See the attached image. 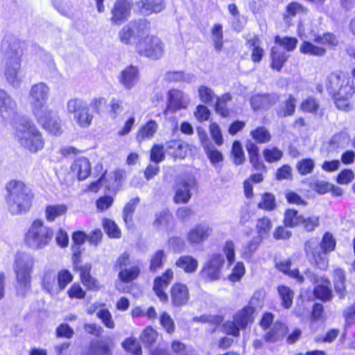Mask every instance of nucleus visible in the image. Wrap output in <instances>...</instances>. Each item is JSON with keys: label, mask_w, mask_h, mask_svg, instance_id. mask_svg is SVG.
<instances>
[{"label": "nucleus", "mask_w": 355, "mask_h": 355, "mask_svg": "<svg viewBox=\"0 0 355 355\" xmlns=\"http://www.w3.org/2000/svg\"><path fill=\"white\" fill-rule=\"evenodd\" d=\"M150 24L146 19L134 20L124 26L119 31V36L122 43L129 44L135 43L149 33Z\"/></svg>", "instance_id": "nucleus-13"}, {"label": "nucleus", "mask_w": 355, "mask_h": 355, "mask_svg": "<svg viewBox=\"0 0 355 355\" xmlns=\"http://www.w3.org/2000/svg\"><path fill=\"white\" fill-rule=\"evenodd\" d=\"M96 317L106 328L113 329L115 327L112 313L107 309H100L96 313Z\"/></svg>", "instance_id": "nucleus-62"}, {"label": "nucleus", "mask_w": 355, "mask_h": 355, "mask_svg": "<svg viewBox=\"0 0 355 355\" xmlns=\"http://www.w3.org/2000/svg\"><path fill=\"white\" fill-rule=\"evenodd\" d=\"M82 355H112V352L108 344L96 341L91 342Z\"/></svg>", "instance_id": "nucleus-44"}, {"label": "nucleus", "mask_w": 355, "mask_h": 355, "mask_svg": "<svg viewBox=\"0 0 355 355\" xmlns=\"http://www.w3.org/2000/svg\"><path fill=\"white\" fill-rule=\"evenodd\" d=\"M336 239L332 233L326 232L319 243L313 239L304 242V251L309 263L316 270L326 271L329 266V254L336 248Z\"/></svg>", "instance_id": "nucleus-3"}, {"label": "nucleus", "mask_w": 355, "mask_h": 355, "mask_svg": "<svg viewBox=\"0 0 355 355\" xmlns=\"http://www.w3.org/2000/svg\"><path fill=\"white\" fill-rule=\"evenodd\" d=\"M296 99L291 95H288V99L281 103L277 108V114L280 117L292 116L295 112Z\"/></svg>", "instance_id": "nucleus-43"}, {"label": "nucleus", "mask_w": 355, "mask_h": 355, "mask_svg": "<svg viewBox=\"0 0 355 355\" xmlns=\"http://www.w3.org/2000/svg\"><path fill=\"white\" fill-rule=\"evenodd\" d=\"M275 268L280 272L288 276V277L295 279L297 283L302 284L304 282L305 278L300 272L297 268L291 269L292 260L288 258L284 260H280L275 263Z\"/></svg>", "instance_id": "nucleus-25"}, {"label": "nucleus", "mask_w": 355, "mask_h": 355, "mask_svg": "<svg viewBox=\"0 0 355 355\" xmlns=\"http://www.w3.org/2000/svg\"><path fill=\"white\" fill-rule=\"evenodd\" d=\"M262 239L256 236L248 241L243 247V257L245 258H251L254 253L258 250Z\"/></svg>", "instance_id": "nucleus-64"}, {"label": "nucleus", "mask_w": 355, "mask_h": 355, "mask_svg": "<svg viewBox=\"0 0 355 355\" xmlns=\"http://www.w3.org/2000/svg\"><path fill=\"white\" fill-rule=\"evenodd\" d=\"M211 37L216 51H220L223 46V31L221 24H214L211 28Z\"/></svg>", "instance_id": "nucleus-54"}, {"label": "nucleus", "mask_w": 355, "mask_h": 355, "mask_svg": "<svg viewBox=\"0 0 355 355\" xmlns=\"http://www.w3.org/2000/svg\"><path fill=\"white\" fill-rule=\"evenodd\" d=\"M114 266L119 270V280L123 284L135 282L141 274V263L134 261L128 251L123 252L117 257Z\"/></svg>", "instance_id": "nucleus-10"}, {"label": "nucleus", "mask_w": 355, "mask_h": 355, "mask_svg": "<svg viewBox=\"0 0 355 355\" xmlns=\"http://www.w3.org/2000/svg\"><path fill=\"white\" fill-rule=\"evenodd\" d=\"M303 215L296 209L287 208L284 212L283 223L289 228H295L300 226Z\"/></svg>", "instance_id": "nucleus-38"}, {"label": "nucleus", "mask_w": 355, "mask_h": 355, "mask_svg": "<svg viewBox=\"0 0 355 355\" xmlns=\"http://www.w3.org/2000/svg\"><path fill=\"white\" fill-rule=\"evenodd\" d=\"M277 291L281 299V304L283 308L288 309L293 305L294 292L285 285L277 287Z\"/></svg>", "instance_id": "nucleus-48"}, {"label": "nucleus", "mask_w": 355, "mask_h": 355, "mask_svg": "<svg viewBox=\"0 0 355 355\" xmlns=\"http://www.w3.org/2000/svg\"><path fill=\"white\" fill-rule=\"evenodd\" d=\"M188 145L180 140H171L167 143V150L174 159H184L187 155Z\"/></svg>", "instance_id": "nucleus-35"}, {"label": "nucleus", "mask_w": 355, "mask_h": 355, "mask_svg": "<svg viewBox=\"0 0 355 355\" xmlns=\"http://www.w3.org/2000/svg\"><path fill=\"white\" fill-rule=\"evenodd\" d=\"M139 201V198L135 197L128 202L123 207L122 214L123 220L126 228L128 230L133 229L135 227L134 214Z\"/></svg>", "instance_id": "nucleus-33"}, {"label": "nucleus", "mask_w": 355, "mask_h": 355, "mask_svg": "<svg viewBox=\"0 0 355 355\" xmlns=\"http://www.w3.org/2000/svg\"><path fill=\"white\" fill-rule=\"evenodd\" d=\"M225 259L220 253L209 255L198 273L200 279L205 284L219 281L222 276Z\"/></svg>", "instance_id": "nucleus-12"}, {"label": "nucleus", "mask_w": 355, "mask_h": 355, "mask_svg": "<svg viewBox=\"0 0 355 355\" xmlns=\"http://www.w3.org/2000/svg\"><path fill=\"white\" fill-rule=\"evenodd\" d=\"M137 50L139 55L152 60L159 59L164 53V44L159 38L155 36L144 35L137 44Z\"/></svg>", "instance_id": "nucleus-16"}, {"label": "nucleus", "mask_w": 355, "mask_h": 355, "mask_svg": "<svg viewBox=\"0 0 355 355\" xmlns=\"http://www.w3.org/2000/svg\"><path fill=\"white\" fill-rule=\"evenodd\" d=\"M24 43L12 34L5 35L1 44L2 65L7 83L17 89L22 82L19 75Z\"/></svg>", "instance_id": "nucleus-2"}, {"label": "nucleus", "mask_w": 355, "mask_h": 355, "mask_svg": "<svg viewBox=\"0 0 355 355\" xmlns=\"http://www.w3.org/2000/svg\"><path fill=\"white\" fill-rule=\"evenodd\" d=\"M232 100L230 94H224L222 96L216 98L215 105L216 112L223 117H226L230 114V110L227 107V104Z\"/></svg>", "instance_id": "nucleus-52"}, {"label": "nucleus", "mask_w": 355, "mask_h": 355, "mask_svg": "<svg viewBox=\"0 0 355 355\" xmlns=\"http://www.w3.org/2000/svg\"><path fill=\"white\" fill-rule=\"evenodd\" d=\"M279 100L277 94H257L250 98V104L254 110L268 109Z\"/></svg>", "instance_id": "nucleus-27"}, {"label": "nucleus", "mask_w": 355, "mask_h": 355, "mask_svg": "<svg viewBox=\"0 0 355 355\" xmlns=\"http://www.w3.org/2000/svg\"><path fill=\"white\" fill-rule=\"evenodd\" d=\"M170 348L171 354L165 349L155 348L150 352V355H189L187 345L178 339L171 341Z\"/></svg>", "instance_id": "nucleus-28"}, {"label": "nucleus", "mask_w": 355, "mask_h": 355, "mask_svg": "<svg viewBox=\"0 0 355 355\" xmlns=\"http://www.w3.org/2000/svg\"><path fill=\"white\" fill-rule=\"evenodd\" d=\"M0 117L6 124L10 125L18 133H40L28 117L18 114L15 101L1 89H0Z\"/></svg>", "instance_id": "nucleus-4"}, {"label": "nucleus", "mask_w": 355, "mask_h": 355, "mask_svg": "<svg viewBox=\"0 0 355 355\" xmlns=\"http://www.w3.org/2000/svg\"><path fill=\"white\" fill-rule=\"evenodd\" d=\"M326 87L331 96L339 94H345L349 96L355 93L354 82L340 71L333 72L327 77Z\"/></svg>", "instance_id": "nucleus-14"}, {"label": "nucleus", "mask_w": 355, "mask_h": 355, "mask_svg": "<svg viewBox=\"0 0 355 355\" xmlns=\"http://www.w3.org/2000/svg\"><path fill=\"white\" fill-rule=\"evenodd\" d=\"M68 207L64 204L48 205L44 209L45 218L49 222H53L55 219L64 216Z\"/></svg>", "instance_id": "nucleus-36"}, {"label": "nucleus", "mask_w": 355, "mask_h": 355, "mask_svg": "<svg viewBox=\"0 0 355 355\" xmlns=\"http://www.w3.org/2000/svg\"><path fill=\"white\" fill-rule=\"evenodd\" d=\"M158 333L151 326L146 327L139 336L140 341L147 347H153L157 342Z\"/></svg>", "instance_id": "nucleus-47"}, {"label": "nucleus", "mask_w": 355, "mask_h": 355, "mask_svg": "<svg viewBox=\"0 0 355 355\" xmlns=\"http://www.w3.org/2000/svg\"><path fill=\"white\" fill-rule=\"evenodd\" d=\"M309 40H312L314 43L320 44L324 47L333 49L338 44V37L330 32L324 33L322 34H312Z\"/></svg>", "instance_id": "nucleus-32"}, {"label": "nucleus", "mask_w": 355, "mask_h": 355, "mask_svg": "<svg viewBox=\"0 0 355 355\" xmlns=\"http://www.w3.org/2000/svg\"><path fill=\"white\" fill-rule=\"evenodd\" d=\"M333 283L336 293L340 299H344L347 294L346 274L344 269L336 268L333 270Z\"/></svg>", "instance_id": "nucleus-30"}, {"label": "nucleus", "mask_w": 355, "mask_h": 355, "mask_svg": "<svg viewBox=\"0 0 355 355\" xmlns=\"http://www.w3.org/2000/svg\"><path fill=\"white\" fill-rule=\"evenodd\" d=\"M354 94L350 96L345 95V94H339L332 96L334 101L336 107L340 110L348 112L351 110V105L349 103V100L352 97Z\"/></svg>", "instance_id": "nucleus-63"}, {"label": "nucleus", "mask_w": 355, "mask_h": 355, "mask_svg": "<svg viewBox=\"0 0 355 355\" xmlns=\"http://www.w3.org/2000/svg\"><path fill=\"white\" fill-rule=\"evenodd\" d=\"M300 51L302 54L322 57L326 54L327 49L322 46H317L310 40V41H303L300 46Z\"/></svg>", "instance_id": "nucleus-37"}, {"label": "nucleus", "mask_w": 355, "mask_h": 355, "mask_svg": "<svg viewBox=\"0 0 355 355\" xmlns=\"http://www.w3.org/2000/svg\"><path fill=\"white\" fill-rule=\"evenodd\" d=\"M194 76L190 73H184L183 71H168L165 73V80L171 83H191Z\"/></svg>", "instance_id": "nucleus-51"}, {"label": "nucleus", "mask_w": 355, "mask_h": 355, "mask_svg": "<svg viewBox=\"0 0 355 355\" xmlns=\"http://www.w3.org/2000/svg\"><path fill=\"white\" fill-rule=\"evenodd\" d=\"M212 232L211 227L204 223L192 227L187 233V240L191 245H198L207 241Z\"/></svg>", "instance_id": "nucleus-24"}, {"label": "nucleus", "mask_w": 355, "mask_h": 355, "mask_svg": "<svg viewBox=\"0 0 355 355\" xmlns=\"http://www.w3.org/2000/svg\"><path fill=\"white\" fill-rule=\"evenodd\" d=\"M54 236L53 230L40 218L33 220L24 236V243L29 249L41 250L47 246Z\"/></svg>", "instance_id": "nucleus-7"}, {"label": "nucleus", "mask_w": 355, "mask_h": 355, "mask_svg": "<svg viewBox=\"0 0 355 355\" xmlns=\"http://www.w3.org/2000/svg\"><path fill=\"white\" fill-rule=\"evenodd\" d=\"M92 263H85L76 271L78 272L80 282L85 286L86 291L97 292L103 288V285L96 277L92 275Z\"/></svg>", "instance_id": "nucleus-20"}, {"label": "nucleus", "mask_w": 355, "mask_h": 355, "mask_svg": "<svg viewBox=\"0 0 355 355\" xmlns=\"http://www.w3.org/2000/svg\"><path fill=\"white\" fill-rule=\"evenodd\" d=\"M175 266L182 269L186 273H193L198 268V261L191 256L183 255L176 260Z\"/></svg>", "instance_id": "nucleus-41"}, {"label": "nucleus", "mask_w": 355, "mask_h": 355, "mask_svg": "<svg viewBox=\"0 0 355 355\" xmlns=\"http://www.w3.org/2000/svg\"><path fill=\"white\" fill-rule=\"evenodd\" d=\"M139 79V70L137 67L130 65L125 67L119 76V82L127 89L132 88Z\"/></svg>", "instance_id": "nucleus-31"}, {"label": "nucleus", "mask_w": 355, "mask_h": 355, "mask_svg": "<svg viewBox=\"0 0 355 355\" xmlns=\"http://www.w3.org/2000/svg\"><path fill=\"white\" fill-rule=\"evenodd\" d=\"M107 171L104 168L102 163L94 166V177L96 180L90 182L86 188L87 191L97 193L103 184L105 191L116 194L122 187L126 178V172L123 169L116 168L109 178H107Z\"/></svg>", "instance_id": "nucleus-5"}, {"label": "nucleus", "mask_w": 355, "mask_h": 355, "mask_svg": "<svg viewBox=\"0 0 355 355\" xmlns=\"http://www.w3.org/2000/svg\"><path fill=\"white\" fill-rule=\"evenodd\" d=\"M7 196L6 200L8 204L16 207V213L21 214L28 211L33 206L34 193L21 181L12 180L6 187Z\"/></svg>", "instance_id": "nucleus-6"}, {"label": "nucleus", "mask_w": 355, "mask_h": 355, "mask_svg": "<svg viewBox=\"0 0 355 355\" xmlns=\"http://www.w3.org/2000/svg\"><path fill=\"white\" fill-rule=\"evenodd\" d=\"M277 202L275 195L270 192H265L261 195L260 201L257 208L265 211H272L277 209Z\"/></svg>", "instance_id": "nucleus-46"}, {"label": "nucleus", "mask_w": 355, "mask_h": 355, "mask_svg": "<svg viewBox=\"0 0 355 355\" xmlns=\"http://www.w3.org/2000/svg\"><path fill=\"white\" fill-rule=\"evenodd\" d=\"M272 226V222L269 217L263 216L257 218L255 225L257 236L262 239L266 238L270 235Z\"/></svg>", "instance_id": "nucleus-39"}, {"label": "nucleus", "mask_w": 355, "mask_h": 355, "mask_svg": "<svg viewBox=\"0 0 355 355\" xmlns=\"http://www.w3.org/2000/svg\"><path fill=\"white\" fill-rule=\"evenodd\" d=\"M169 296L172 306L175 308L184 306L190 300L189 287L182 282H175L170 288Z\"/></svg>", "instance_id": "nucleus-18"}, {"label": "nucleus", "mask_w": 355, "mask_h": 355, "mask_svg": "<svg viewBox=\"0 0 355 355\" xmlns=\"http://www.w3.org/2000/svg\"><path fill=\"white\" fill-rule=\"evenodd\" d=\"M67 110L68 114L73 115V120L80 127L88 128L91 125L93 116L89 113L87 102L83 99H70L67 102Z\"/></svg>", "instance_id": "nucleus-15"}, {"label": "nucleus", "mask_w": 355, "mask_h": 355, "mask_svg": "<svg viewBox=\"0 0 355 355\" xmlns=\"http://www.w3.org/2000/svg\"><path fill=\"white\" fill-rule=\"evenodd\" d=\"M56 275L53 271H46L43 274L42 278V287L47 293H51L55 286Z\"/></svg>", "instance_id": "nucleus-58"}, {"label": "nucleus", "mask_w": 355, "mask_h": 355, "mask_svg": "<svg viewBox=\"0 0 355 355\" xmlns=\"http://www.w3.org/2000/svg\"><path fill=\"white\" fill-rule=\"evenodd\" d=\"M56 278L58 288L62 291L73 281V276L69 270L62 269L58 272Z\"/></svg>", "instance_id": "nucleus-61"}, {"label": "nucleus", "mask_w": 355, "mask_h": 355, "mask_svg": "<svg viewBox=\"0 0 355 355\" xmlns=\"http://www.w3.org/2000/svg\"><path fill=\"white\" fill-rule=\"evenodd\" d=\"M122 346L127 352L133 355L142 354L141 347L137 339L134 337L125 338L122 343Z\"/></svg>", "instance_id": "nucleus-56"}, {"label": "nucleus", "mask_w": 355, "mask_h": 355, "mask_svg": "<svg viewBox=\"0 0 355 355\" xmlns=\"http://www.w3.org/2000/svg\"><path fill=\"white\" fill-rule=\"evenodd\" d=\"M102 227L107 236L112 239H119L121 237V230L116 222L110 218H103Z\"/></svg>", "instance_id": "nucleus-45"}, {"label": "nucleus", "mask_w": 355, "mask_h": 355, "mask_svg": "<svg viewBox=\"0 0 355 355\" xmlns=\"http://www.w3.org/2000/svg\"><path fill=\"white\" fill-rule=\"evenodd\" d=\"M320 225V217L316 215L304 216L303 215L300 226L307 233L313 232Z\"/></svg>", "instance_id": "nucleus-50"}, {"label": "nucleus", "mask_w": 355, "mask_h": 355, "mask_svg": "<svg viewBox=\"0 0 355 355\" xmlns=\"http://www.w3.org/2000/svg\"><path fill=\"white\" fill-rule=\"evenodd\" d=\"M254 315L252 309L243 306L234 314L232 320H227L223 324L225 334L236 338L239 337L240 331L245 329L254 322Z\"/></svg>", "instance_id": "nucleus-11"}, {"label": "nucleus", "mask_w": 355, "mask_h": 355, "mask_svg": "<svg viewBox=\"0 0 355 355\" xmlns=\"http://www.w3.org/2000/svg\"><path fill=\"white\" fill-rule=\"evenodd\" d=\"M42 135H28V137L21 139L22 145L31 152H37L43 148L44 142Z\"/></svg>", "instance_id": "nucleus-49"}, {"label": "nucleus", "mask_w": 355, "mask_h": 355, "mask_svg": "<svg viewBox=\"0 0 355 355\" xmlns=\"http://www.w3.org/2000/svg\"><path fill=\"white\" fill-rule=\"evenodd\" d=\"M308 12V9L304 7L302 4L297 1H293L289 3L286 8V15H284V18L288 16L295 17L297 15H306Z\"/></svg>", "instance_id": "nucleus-60"}, {"label": "nucleus", "mask_w": 355, "mask_h": 355, "mask_svg": "<svg viewBox=\"0 0 355 355\" xmlns=\"http://www.w3.org/2000/svg\"><path fill=\"white\" fill-rule=\"evenodd\" d=\"M50 88L44 83L33 85L29 91L28 98L32 112L38 122L49 133H58L60 130V119L55 113L47 108Z\"/></svg>", "instance_id": "nucleus-1"}, {"label": "nucleus", "mask_w": 355, "mask_h": 355, "mask_svg": "<svg viewBox=\"0 0 355 355\" xmlns=\"http://www.w3.org/2000/svg\"><path fill=\"white\" fill-rule=\"evenodd\" d=\"M271 67L279 71L288 58L286 52L279 47L273 46L271 49Z\"/></svg>", "instance_id": "nucleus-40"}, {"label": "nucleus", "mask_w": 355, "mask_h": 355, "mask_svg": "<svg viewBox=\"0 0 355 355\" xmlns=\"http://www.w3.org/2000/svg\"><path fill=\"white\" fill-rule=\"evenodd\" d=\"M159 324L166 334L172 335L175 333V322L170 314L166 311H163L160 313Z\"/></svg>", "instance_id": "nucleus-53"}, {"label": "nucleus", "mask_w": 355, "mask_h": 355, "mask_svg": "<svg viewBox=\"0 0 355 355\" xmlns=\"http://www.w3.org/2000/svg\"><path fill=\"white\" fill-rule=\"evenodd\" d=\"M312 283L314 284L313 295L316 299L324 302L332 300L333 292L329 278L313 275Z\"/></svg>", "instance_id": "nucleus-19"}, {"label": "nucleus", "mask_w": 355, "mask_h": 355, "mask_svg": "<svg viewBox=\"0 0 355 355\" xmlns=\"http://www.w3.org/2000/svg\"><path fill=\"white\" fill-rule=\"evenodd\" d=\"M302 331L300 328H295L290 332L289 327L284 322H276L272 327L266 330L263 335V340L266 343H285L291 345L297 343L302 337Z\"/></svg>", "instance_id": "nucleus-9"}, {"label": "nucleus", "mask_w": 355, "mask_h": 355, "mask_svg": "<svg viewBox=\"0 0 355 355\" xmlns=\"http://www.w3.org/2000/svg\"><path fill=\"white\" fill-rule=\"evenodd\" d=\"M231 157L234 164L237 166L241 165L245 160L241 144L239 141H234L232 144Z\"/></svg>", "instance_id": "nucleus-55"}, {"label": "nucleus", "mask_w": 355, "mask_h": 355, "mask_svg": "<svg viewBox=\"0 0 355 355\" xmlns=\"http://www.w3.org/2000/svg\"><path fill=\"white\" fill-rule=\"evenodd\" d=\"M35 259L23 252H17L15 257L13 270L18 288L24 293L31 288V274L33 270Z\"/></svg>", "instance_id": "nucleus-8"}, {"label": "nucleus", "mask_w": 355, "mask_h": 355, "mask_svg": "<svg viewBox=\"0 0 355 355\" xmlns=\"http://www.w3.org/2000/svg\"><path fill=\"white\" fill-rule=\"evenodd\" d=\"M138 6L146 15L159 13L165 8L164 0H139Z\"/></svg>", "instance_id": "nucleus-34"}, {"label": "nucleus", "mask_w": 355, "mask_h": 355, "mask_svg": "<svg viewBox=\"0 0 355 355\" xmlns=\"http://www.w3.org/2000/svg\"><path fill=\"white\" fill-rule=\"evenodd\" d=\"M191 187L189 180L178 176L174 185L173 202L176 205L187 204L192 196Z\"/></svg>", "instance_id": "nucleus-23"}, {"label": "nucleus", "mask_w": 355, "mask_h": 355, "mask_svg": "<svg viewBox=\"0 0 355 355\" xmlns=\"http://www.w3.org/2000/svg\"><path fill=\"white\" fill-rule=\"evenodd\" d=\"M202 141V146L204 148L205 153L210 161L211 164L216 166L222 164L223 161V155L220 151L216 149L211 143L205 139L207 135H199Z\"/></svg>", "instance_id": "nucleus-29"}, {"label": "nucleus", "mask_w": 355, "mask_h": 355, "mask_svg": "<svg viewBox=\"0 0 355 355\" xmlns=\"http://www.w3.org/2000/svg\"><path fill=\"white\" fill-rule=\"evenodd\" d=\"M91 163L87 157L76 159L70 166V170L79 181L85 180L91 175Z\"/></svg>", "instance_id": "nucleus-26"}, {"label": "nucleus", "mask_w": 355, "mask_h": 355, "mask_svg": "<svg viewBox=\"0 0 355 355\" xmlns=\"http://www.w3.org/2000/svg\"><path fill=\"white\" fill-rule=\"evenodd\" d=\"M315 168V162L311 158H304L296 164V168L301 175L311 174Z\"/></svg>", "instance_id": "nucleus-59"}, {"label": "nucleus", "mask_w": 355, "mask_h": 355, "mask_svg": "<svg viewBox=\"0 0 355 355\" xmlns=\"http://www.w3.org/2000/svg\"><path fill=\"white\" fill-rule=\"evenodd\" d=\"M189 96L182 91L176 89L168 90L167 93V105L164 113L168 112H175L186 109L189 103Z\"/></svg>", "instance_id": "nucleus-22"}, {"label": "nucleus", "mask_w": 355, "mask_h": 355, "mask_svg": "<svg viewBox=\"0 0 355 355\" xmlns=\"http://www.w3.org/2000/svg\"><path fill=\"white\" fill-rule=\"evenodd\" d=\"M132 7L131 0H116L111 10L112 24L119 26L127 21L130 15Z\"/></svg>", "instance_id": "nucleus-21"}, {"label": "nucleus", "mask_w": 355, "mask_h": 355, "mask_svg": "<svg viewBox=\"0 0 355 355\" xmlns=\"http://www.w3.org/2000/svg\"><path fill=\"white\" fill-rule=\"evenodd\" d=\"M166 260V254L163 249L156 250L150 257L148 269L151 272H157L161 270Z\"/></svg>", "instance_id": "nucleus-42"}, {"label": "nucleus", "mask_w": 355, "mask_h": 355, "mask_svg": "<svg viewBox=\"0 0 355 355\" xmlns=\"http://www.w3.org/2000/svg\"><path fill=\"white\" fill-rule=\"evenodd\" d=\"M174 277L171 268L166 269L160 275L155 277L153 284V291L162 303L168 302V295L166 292Z\"/></svg>", "instance_id": "nucleus-17"}, {"label": "nucleus", "mask_w": 355, "mask_h": 355, "mask_svg": "<svg viewBox=\"0 0 355 355\" xmlns=\"http://www.w3.org/2000/svg\"><path fill=\"white\" fill-rule=\"evenodd\" d=\"M298 40L293 37H280L277 35L275 37V43L282 46L287 51H293L295 49Z\"/></svg>", "instance_id": "nucleus-57"}]
</instances>
